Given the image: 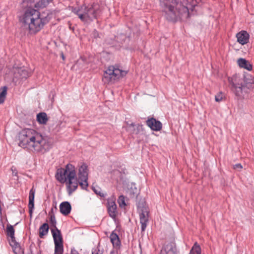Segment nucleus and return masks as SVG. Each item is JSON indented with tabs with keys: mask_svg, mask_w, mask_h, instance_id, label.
<instances>
[{
	"mask_svg": "<svg viewBox=\"0 0 254 254\" xmlns=\"http://www.w3.org/2000/svg\"><path fill=\"white\" fill-rule=\"evenodd\" d=\"M17 172L14 173V172H13V175L17 176Z\"/></svg>",
	"mask_w": 254,
	"mask_h": 254,
	"instance_id": "de8ad7c7",
	"label": "nucleus"
},
{
	"mask_svg": "<svg viewBox=\"0 0 254 254\" xmlns=\"http://www.w3.org/2000/svg\"><path fill=\"white\" fill-rule=\"evenodd\" d=\"M92 254H100L99 250L95 249L92 251Z\"/></svg>",
	"mask_w": 254,
	"mask_h": 254,
	"instance_id": "79ce46f5",
	"label": "nucleus"
},
{
	"mask_svg": "<svg viewBox=\"0 0 254 254\" xmlns=\"http://www.w3.org/2000/svg\"><path fill=\"white\" fill-rule=\"evenodd\" d=\"M233 168L235 170L240 171L243 168V166L241 164L238 163L233 166Z\"/></svg>",
	"mask_w": 254,
	"mask_h": 254,
	"instance_id": "58836bf2",
	"label": "nucleus"
},
{
	"mask_svg": "<svg viewBox=\"0 0 254 254\" xmlns=\"http://www.w3.org/2000/svg\"><path fill=\"white\" fill-rule=\"evenodd\" d=\"M81 9H84V12L86 14L87 18L92 21L100 17L104 10V6L98 3L94 2L88 5H82Z\"/></svg>",
	"mask_w": 254,
	"mask_h": 254,
	"instance_id": "39448f33",
	"label": "nucleus"
},
{
	"mask_svg": "<svg viewBox=\"0 0 254 254\" xmlns=\"http://www.w3.org/2000/svg\"><path fill=\"white\" fill-rule=\"evenodd\" d=\"M215 101L217 102L221 101L223 99V94L222 92H219L215 97Z\"/></svg>",
	"mask_w": 254,
	"mask_h": 254,
	"instance_id": "f704fd0d",
	"label": "nucleus"
},
{
	"mask_svg": "<svg viewBox=\"0 0 254 254\" xmlns=\"http://www.w3.org/2000/svg\"><path fill=\"white\" fill-rule=\"evenodd\" d=\"M7 88L6 86H3L0 88V104H2L6 97Z\"/></svg>",
	"mask_w": 254,
	"mask_h": 254,
	"instance_id": "b1692460",
	"label": "nucleus"
},
{
	"mask_svg": "<svg viewBox=\"0 0 254 254\" xmlns=\"http://www.w3.org/2000/svg\"><path fill=\"white\" fill-rule=\"evenodd\" d=\"M176 243L171 241L166 244L161 250V254H178Z\"/></svg>",
	"mask_w": 254,
	"mask_h": 254,
	"instance_id": "9d476101",
	"label": "nucleus"
},
{
	"mask_svg": "<svg viewBox=\"0 0 254 254\" xmlns=\"http://www.w3.org/2000/svg\"><path fill=\"white\" fill-rule=\"evenodd\" d=\"M114 38H115V40H113L112 42H110L111 39H107L106 40L107 43L108 44L113 45V46L116 45V42H117L118 43H120L121 44H123V42L121 41V40H123V41H124V42H125V41L127 39V36L124 34H121L120 35H118L116 36H115Z\"/></svg>",
	"mask_w": 254,
	"mask_h": 254,
	"instance_id": "aec40b11",
	"label": "nucleus"
},
{
	"mask_svg": "<svg viewBox=\"0 0 254 254\" xmlns=\"http://www.w3.org/2000/svg\"><path fill=\"white\" fill-rule=\"evenodd\" d=\"M127 73L126 71L121 70V73L120 74V78L125 76Z\"/></svg>",
	"mask_w": 254,
	"mask_h": 254,
	"instance_id": "a19ab883",
	"label": "nucleus"
},
{
	"mask_svg": "<svg viewBox=\"0 0 254 254\" xmlns=\"http://www.w3.org/2000/svg\"><path fill=\"white\" fill-rule=\"evenodd\" d=\"M70 254H79L78 252L75 250V249H73L71 250V253Z\"/></svg>",
	"mask_w": 254,
	"mask_h": 254,
	"instance_id": "c03bdc74",
	"label": "nucleus"
},
{
	"mask_svg": "<svg viewBox=\"0 0 254 254\" xmlns=\"http://www.w3.org/2000/svg\"><path fill=\"white\" fill-rule=\"evenodd\" d=\"M18 145L34 153L44 154L53 146L50 138L44 136L33 129L25 128L22 130L18 135Z\"/></svg>",
	"mask_w": 254,
	"mask_h": 254,
	"instance_id": "7ed1b4c3",
	"label": "nucleus"
},
{
	"mask_svg": "<svg viewBox=\"0 0 254 254\" xmlns=\"http://www.w3.org/2000/svg\"><path fill=\"white\" fill-rule=\"evenodd\" d=\"M243 80L244 84L243 85L245 87L248 89L254 88V76L252 74L245 72L244 73Z\"/></svg>",
	"mask_w": 254,
	"mask_h": 254,
	"instance_id": "ddd939ff",
	"label": "nucleus"
},
{
	"mask_svg": "<svg viewBox=\"0 0 254 254\" xmlns=\"http://www.w3.org/2000/svg\"><path fill=\"white\" fill-rule=\"evenodd\" d=\"M201 248L197 242H195L190 250L189 254H201Z\"/></svg>",
	"mask_w": 254,
	"mask_h": 254,
	"instance_id": "5701e85b",
	"label": "nucleus"
},
{
	"mask_svg": "<svg viewBox=\"0 0 254 254\" xmlns=\"http://www.w3.org/2000/svg\"><path fill=\"white\" fill-rule=\"evenodd\" d=\"M237 63L240 67L246 69L249 71L252 70V65L245 59L240 58L238 60Z\"/></svg>",
	"mask_w": 254,
	"mask_h": 254,
	"instance_id": "6ab92c4d",
	"label": "nucleus"
},
{
	"mask_svg": "<svg viewBox=\"0 0 254 254\" xmlns=\"http://www.w3.org/2000/svg\"><path fill=\"white\" fill-rule=\"evenodd\" d=\"M84 10V9H81V6L80 7H73L71 8V11L74 13L78 15L80 13V11Z\"/></svg>",
	"mask_w": 254,
	"mask_h": 254,
	"instance_id": "72a5a7b5",
	"label": "nucleus"
},
{
	"mask_svg": "<svg viewBox=\"0 0 254 254\" xmlns=\"http://www.w3.org/2000/svg\"><path fill=\"white\" fill-rule=\"evenodd\" d=\"M107 207L109 216L112 218L115 219L117 216L118 211L117 206L115 200H108Z\"/></svg>",
	"mask_w": 254,
	"mask_h": 254,
	"instance_id": "9b49d317",
	"label": "nucleus"
},
{
	"mask_svg": "<svg viewBox=\"0 0 254 254\" xmlns=\"http://www.w3.org/2000/svg\"><path fill=\"white\" fill-rule=\"evenodd\" d=\"M64 248H55L54 254H63Z\"/></svg>",
	"mask_w": 254,
	"mask_h": 254,
	"instance_id": "4c0bfd02",
	"label": "nucleus"
},
{
	"mask_svg": "<svg viewBox=\"0 0 254 254\" xmlns=\"http://www.w3.org/2000/svg\"><path fill=\"white\" fill-rule=\"evenodd\" d=\"M160 11L169 22H176L179 19L190 17L197 5L196 0H159Z\"/></svg>",
	"mask_w": 254,
	"mask_h": 254,
	"instance_id": "f03ea898",
	"label": "nucleus"
},
{
	"mask_svg": "<svg viewBox=\"0 0 254 254\" xmlns=\"http://www.w3.org/2000/svg\"><path fill=\"white\" fill-rule=\"evenodd\" d=\"M62 58H63V59H64V56L63 54H62Z\"/></svg>",
	"mask_w": 254,
	"mask_h": 254,
	"instance_id": "09e8293b",
	"label": "nucleus"
},
{
	"mask_svg": "<svg viewBox=\"0 0 254 254\" xmlns=\"http://www.w3.org/2000/svg\"><path fill=\"white\" fill-rule=\"evenodd\" d=\"M61 213L64 216L68 215L71 212V206L68 201L62 202L60 205Z\"/></svg>",
	"mask_w": 254,
	"mask_h": 254,
	"instance_id": "dca6fc26",
	"label": "nucleus"
},
{
	"mask_svg": "<svg viewBox=\"0 0 254 254\" xmlns=\"http://www.w3.org/2000/svg\"><path fill=\"white\" fill-rule=\"evenodd\" d=\"M13 250V252L14 254H24V249L21 248L19 244L17 246H13L11 247Z\"/></svg>",
	"mask_w": 254,
	"mask_h": 254,
	"instance_id": "bb28decb",
	"label": "nucleus"
},
{
	"mask_svg": "<svg viewBox=\"0 0 254 254\" xmlns=\"http://www.w3.org/2000/svg\"><path fill=\"white\" fill-rule=\"evenodd\" d=\"M10 239L9 240V244L11 247H13V246H17L19 244L18 242H16L14 235L13 236H9Z\"/></svg>",
	"mask_w": 254,
	"mask_h": 254,
	"instance_id": "473e14b6",
	"label": "nucleus"
},
{
	"mask_svg": "<svg viewBox=\"0 0 254 254\" xmlns=\"http://www.w3.org/2000/svg\"><path fill=\"white\" fill-rule=\"evenodd\" d=\"M121 73V69L118 68H115L114 66V73L113 76L115 77V79L117 80L120 78V74Z\"/></svg>",
	"mask_w": 254,
	"mask_h": 254,
	"instance_id": "7c9ffc66",
	"label": "nucleus"
},
{
	"mask_svg": "<svg viewBox=\"0 0 254 254\" xmlns=\"http://www.w3.org/2000/svg\"><path fill=\"white\" fill-rule=\"evenodd\" d=\"M15 230L12 225L8 224L6 228V233L8 237L13 236L14 235Z\"/></svg>",
	"mask_w": 254,
	"mask_h": 254,
	"instance_id": "a878e982",
	"label": "nucleus"
},
{
	"mask_svg": "<svg viewBox=\"0 0 254 254\" xmlns=\"http://www.w3.org/2000/svg\"><path fill=\"white\" fill-rule=\"evenodd\" d=\"M41 254V251H39L38 253V254Z\"/></svg>",
	"mask_w": 254,
	"mask_h": 254,
	"instance_id": "8fccbe9b",
	"label": "nucleus"
},
{
	"mask_svg": "<svg viewBox=\"0 0 254 254\" xmlns=\"http://www.w3.org/2000/svg\"><path fill=\"white\" fill-rule=\"evenodd\" d=\"M50 221L52 227L51 229L55 230L56 229V228H58L56 226L57 221L56 220L55 216L54 214L51 216Z\"/></svg>",
	"mask_w": 254,
	"mask_h": 254,
	"instance_id": "cd10ccee",
	"label": "nucleus"
},
{
	"mask_svg": "<svg viewBox=\"0 0 254 254\" xmlns=\"http://www.w3.org/2000/svg\"><path fill=\"white\" fill-rule=\"evenodd\" d=\"M118 201L120 207H122L123 206H125L127 205L125 202V196L123 195H121L119 196Z\"/></svg>",
	"mask_w": 254,
	"mask_h": 254,
	"instance_id": "2f4dec72",
	"label": "nucleus"
},
{
	"mask_svg": "<svg viewBox=\"0 0 254 254\" xmlns=\"http://www.w3.org/2000/svg\"><path fill=\"white\" fill-rule=\"evenodd\" d=\"M36 119L39 124L46 125L48 121L47 115L45 112H40L37 115Z\"/></svg>",
	"mask_w": 254,
	"mask_h": 254,
	"instance_id": "412c9836",
	"label": "nucleus"
},
{
	"mask_svg": "<svg viewBox=\"0 0 254 254\" xmlns=\"http://www.w3.org/2000/svg\"><path fill=\"white\" fill-rule=\"evenodd\" d=\"M88 175V166L83 163L79 168L77 178L74 166L69 163L66 165L65 168L57 169L55 178L61 183H66L68 194L71 195L77 189L78 184L82 189L87 190Z\"/></svg>",
	"mask_w": 254,
	"mask_h": 254,
	"instance_id": "f257e3e1",
	"label": "nucleus"
},
{
	"mask_svg": "<svg viewBox=\"0 0 254 254\" xmlns=\"http://www.w3.org/2000/svg\"><path fill=\"white\" fill-rule=\"evenodd\" d=\"M141 127L142 125L140 126L138 125L136 127L135 126L134 128L128 129V131H130V132L132 134H138L140 131V128Z\"/></svg>",
	"mask_w": 254,
	"mask_h": 254,
	"instance_id": "c85d7f7f",
	"label": "nucleus"
},
{
	"mask_svg": "<svg viewBox=\"0 0 254 254\" xmlns=\"http://www.w3.org/2000/svg\"><path fill=\"white\" fill-rule=\"evenodd\" d=\"M35 190L33 188L31 189L29 192L28 208L30 217H31L33 213V210L34 207V197Z\"/></svg>",
	"mask_w": 254,
	"mask_h": 254,
	"instance_id": "f3484780",
	"label": "nucleus"
},
{
	"mask_svg": "<svg viewBox=\"0 0 254 254\" xmlns=\"http://www.w3.org/2000/svg\"><path fill=\"white\" fill-rule=\"evenodd\" d=\"M13 72L14 77L18 79L26 80L29 77L31 72L29 71L25 67H13Z\"/></svg>",
	"mask_w": 254,
	"mask_h": 254,
	"instance_id": "0eeeda50",
	"label": "nucleus"
},
{
	"mask_svg": "<svg viewBox=\"0 0 254 254\" xmlns=\"http://www.w3.org/2000/svg\"><path fill=\"white\" fill-rule=\"evenodd\" d=\"M236 37L237 42L244 45L248 43L250 35L246 31L242 30L236 34Z\"/></svg>",
	"mask_w": 254,
	"mask_h": 254,
	"instance_id": "4468645a",
	"label": "nucleus"
},
{
	"mask_svg": "<svg viewBox=\"0 0 254 254\" xmlns=\"http://www.w3.org/2000/svg\"><path fill=\"white\" fill-rule=\"evenodd\" d=\"M135 125L134 123H131L130 124H128V129L131 128H134V127Z\"/></svg>",
	"mask_w": 254,
	"mask_h": 254,
	"instance_id": "37998d69",
	"label": "nucleus"
},
{
	"mask_svg": "<svg viewBox=\"0 0 254 254\" xmlns=\"http://www.w3.org/2000/svg\"><path fill=\"white\" fill-rule=\"evenodd\" d=\"M55 244V248H64V241L61 231L56 228L55 230L51 229Z\"/></svg>",
	"mask_w": 254,
	"mask_h": 254,
	"instance_id": "1a4fd4ad",
	"label": "nucleus"
},
{
	"mask_svg": "<svg viewBox=\"0 0 254 254\" xmlns=\"http://www.w3.org/2000/svg\"><path fill=\"white\" fill-rule=\"evenodd\" d=\"M110 240L114 248L120 249L121 242L119 236L114 231L112 232L110 236Z\"/></svg>",
	"mask_w": 254,
	"mask_h": 254,
	"instance_id": "a211bd4d",
	"label": "nucleus"
},
{
	"mask_svg": "<svg viewBox=\"0 0 254 254\" xmlns=\"http://www.w3.org/2000/svg\"><path fill=\"white\" fill-rule=\"evenodd\" d=\"M228 81L231 85L232 90L235 95L237 97L241 96L243 92V88L245 87L243 84L241 83L240 86H237V84L233 81V79L230 78H228Z\"/></svg>",
	"mask_w": 254,
	"mask_h": 254,
	"instance_id": "2eb2a0df",
	"label": "nucleus"
},
{
	"mask_svg": "<svg viewBox=\"0 0 254 254\" xmlns=\"http://www.w3.org/2000/svg\"><path fill=\"white\" fill-rule=\"evenodd\" d=\"M53 0H23L22 4H32L33 7L38 10L40 8L46 7Z\"/></svg>",
	"mask_w": 254,
	"mask_h": 254,
	"instance_id": "6e6552de",
	"label": "nucleus"
},
{
	"mask_svg": "<svg viewBox=\"0 0 254 254\" xmlns=\"http://www.w3.org/2000/svg\"><path fill=\"white\" fill-rule=\"evenodd\" d=\"M27 6L23 15L19 17V21L22 26L29 30V33L35 34L50 21L52 13L49 11L40 13L33 7L32 4H27Z\"/></svg>",
	"mask_w": 254,
	"mask_h": 254,
	"instance_id": "20e7f679",
	"label": "nucleus"
},
{
	"mask_svg": "<svg viewBox=\"0 0 254 254\" xmlns=\"http://www.w3.org/2000/svg\"><path fill=\"white\" fill-rule=\"evenodd\" d=\"M49 230V226L47 223H43L39 228V237L40 238H43L47 235Z\"/></svg>",
	"mask_w": 254,
	"mask_h": 254,
	"instance_id": "4be33fe9",
	"label": "nucleus"
},
{
	"mask_svg": "<svg viewBox=\"0 0 254 254\" xmlns=\"http://www.w3.org/2000/svg\"><path fill=\"white\" fill-rule=\"evenodd\" d=\"M102 79L105 83L114 82L116 80L113 76L108 75L107 73H104Z\"/></svg>",
	"mask_w": 254,
	"mask_h": 254,
	"instance_id": "393cba45",
	"label": "nucleus"
},
{
	"mask_svg": "<svg viewBox=\"0 0 254 254\" xmlns=\"http://www.w3.org/2000/svg\"><path fill=\"white\" fill-rule=\"evenodd\" d=\"M82 11L83 12V13H80L77 15L78 16L79 18L81 20H82V21H85V20H86V18H87V16L86 14H85V13L84 12V10Z\"/></svg>",
	"mask_w": 254,
	"mask_h": 254,
	"instance_id": "c9c22d12",
	"label": "nucleus"
},
{
	"mask_svg": "<svg viewBox=\"0 0 254 254\" xmlns=\"http://www.w3.org/2000/svg\"><path fill=\"white\" fill-rule=\"evenodd\" d=\"M18 224V222L16 223L14 225L16 226V225H17Z\"/></svg>",
	"mask_w": 254,
	"mask_h": 254,
	"instance_id": "3c124183",
	"label": "nucleus"
},
{
	"mask_svg": "<svg viewBox=\"0 0 254 254\" xmlns=\"http://www.w3.org/2000/svg\"><path fill=\"white\" fill-rule=\"evenodd\" d=\"M146 123L147 126L154 131H160L162 127V123L159 121L156 120L154 118L148 119L146 121Z\"/></svg>",
	"mask_w": 254,
	"mask_h": 254,
	"instance_id": "f8f14e48",
	"label": "nucleus"
},
{
	"mask_svg": "<svg viewBox=\"0 0 254 254\" xmlns=\"http://www.w3.org/2000/svg\"><path fill=\"white\" fill-rule=\"evenodd\" d=\"M92 35L94 38H97L99 37V33L96 29H94L92 33Z\"/></svg>",
	"mask_w": 254,
	"mask_h": 254,
	"instance_id": "ea45409f",
	"label": "nucleus"
},
{
	"mask_svg": "<svg viewBox=\"0 0 254 254\" xmlns=\"http://www.w3.org/2000/svg\"><path fill=\"white\" fill-rule=\"evenodd\" d=\"M92 190L96 194L99 195L101 197H104L105 196V194L101 192L100 188L96 189L95 187L92 186Z\"/></svg>",
	"mask_w": 254,
	"mask_h": 254,
	"instance_id": "c756f323",
	"label": "nucleus"
},
{
	"mask_svg": "<svg viewBox=\"0 0 254 254\" xmlns=\"http://www.w3.org/2000/svg\"><path fill=\"white\" fill-rule=\"evenodd\" d=\"M136 199L137 200L136 205L137 210L139 213L141 232H143L145 231L147 226V223L148 222V208L146 206L144 198H139V196L137 195Z\"/></svg>",
	"mask_w": 254,
	"mask_h": 254,
	"instance_id": "423d86ee",
	"label": "nucleus"
},
{
	"mask_svg": "<svg viewBox=\"0 0 254 254\" xmlns=\"http://www.w3.org/2000/svg\"><path fill=\"white\" fill-rule=\"evenodd\" d=\"M110 254H118V251L117 250L116 251H111Z\"/></svg>",
	"mask_w": 254,
	"mask_h": 254,
	"instance_id": "a18cd8bd",
	"label": "nucleus"
},
{
	"mask_svg": "<svg viewBox=\"0 0 254 254\" xmlns=\"http://www.w3.org/2000/svg\"><path fill=\"white\" fill-rule=\"evenodd\" d=\"M27 254H33V252L31 249V247H30V249H29V252Z\"/></svg>",
	"mask_w": 254,
	"mask_h": 254,
	"instance_id": "49530a36",
	"label": "nucleus"
},
{
	"mask_svg": "<svg viewBox=\"0 0 254 254\" xmlns=\"http://www.w3.org/2000/svg\"><path fill=\"white\" fill-rule=\"evenodd\" d=\"M104 73H107L108 75H110L111 76H113L114 73V66H110L109 68L104 72Z\"/></svg>",
	"mask_w": 254,
	"mask_h": 254,
	"instance_id": "e433bc0d",
	"label": "nucleus"
}]
</instances>
